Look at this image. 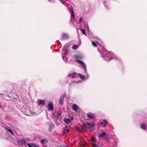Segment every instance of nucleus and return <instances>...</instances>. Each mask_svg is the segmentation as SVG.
Wrapping results in <instances>:
<instances>
[{"label": "nucleus", "mask_w": 147, "mask_h": 147, "mask_svg": "<svg viewBox=\"0 0 147 147\" xmlns=\"http://www.w3.org/2000/svg\"><path fill=\"white\" fill-rule=\"evenodd\" d=\"M27 141V139L22 138L19 140L18 141V143L19 144L22 146L23 147L24 146L25 147H26V143Z\"/></svg>", "instance_id": "f257e3e1"}, {"label": "nucleus", "mask_w": 147, "mask_h": 147, "mask_svg": "<svg viewBox=\"0 0 147 147\" xmlns=\"http://www.w3.org/2000/svg\"><path fill=\"white\" fill-rule=\"evenodd\" d=\"M89 124L90 123H83L82 124V131L84 132L86 131L88 128Z\"/></svg>", "instance_id": "f03ea898"}, {"label": "nucleus", "mask_w": 147, "mask_h": 147, "mask_svg": "<svg viewBox=\"0 0 147 147\" xmlns=\"http://www.w3.org/2000/svg\"><path fill=\"white\" fill-rule=\"evenodd\" d=\"M100 49L102 51H101L100 49L99 48L98 49V51L100 52V54L102 55H105L107 54V51L105 48L103 47H101Z\"/></svg>", "instance_id": "7ed1b4c3"}, {"label": "nucleus", "mask_w": 147, "mask_h": 147, "mask_svg": "<svg viewBox=\"0 0 147 147\" xmlns=\"http://www.w3.org/2000/svg\"><path fill=\"white\" fill-rule=\"evenodd\" d=\"M75 61L79 63L80 64L82 67V68L84 69L85 72H86V66L85 64L83 62L81 61L78 60H77Z\"/></svg>", "instance_id": "20e7f679"}, {"label": "nucleus", "mask_w": 147, "mask_h": 147, "mask_svg": "<svg viewBox=\"0 0 147 147\" xmlns=\"http://www.w3.org/2000/svg\"><path fill=\"white\" fill-rule=\"evenodd\" d=\"M98 137L99 139L101 138H106V140L109 139L107 136V135L106 132H104L98 135Z\"/></svg>", "instance_id": "39448f33"}, {"label": "nucleus", "mask_w": 147, "mask_h": 147, "mask_svg": "<svg viewBox=\"0 0 147 147\" xmlns=\"http://www.w3.org/2000/svg\"><path fill=\"white\" fill-rule=\"evenodd\" d=\"M87 115L88 118H89L94 119L95 118V115L93 113L89 112L87 114Z\"/></svg>", "instance_id": "423d86ee"}, {"label": "nucleus", "mask_w": 147, "mask_h": 147, "mask_svg": "<svg viewBox=\"0 0 147 147\" xmlns=\"http://www.w3.org/2000/svg\"><path fill=\"white\" fill-rule=\"evenodd\" d=\"M48 108L49 110L53 111V106L51 102H49L48 104Z\"/></svg>", "instance_id": "0eeeda50"}, {"label": "nucleus", "mask_w": 147, "mask_h": 147, "mask_svg": "<svg viewBox=\"0 0 147 147\" xmlns=\"http://www.w3.org/2000/svg\"><path fill=\"white\" fill-rule=\"evenodd\" d=\"M66 95V94H65L64 95H62L59 100V104L61 105H62L63 103V101L64 100V98L65 96Z\"/></svg>", "instance_id": "6e6552de"}, {"label": "nucleus", "mask_w": 147, "mask_h": 147, "mask_svg": "<svg viewBox=\"0 0 147 147\" xmlns=\"http://www.w3.org/2000/svg\"><path fill=\"white\" fill-rule=\"evenodd\" d=\"M37 102L39 105H42L43 106L45 105V102L44 100L40 99H38Z\"/></svg>", "instance_id": "1a4fd4ad"}, {"label": "nucleus", "mask_w": 147, "mask_h": 147, "mask_svg": "<svg viewBox=\"0 0 147 147\" xmlns=\"http://www.w3.org/2000/svg\"><path fill=\"white\" fill-rule=\"evenodd\" d=\"M5 129L8 133L11 134L12 136H14V134L13 132L11 129H9L8 127L5 128Z\"/></svg>", "instance_id": "9d476101"}, {"label": "nucleus", "mask_w": 147, "mask_h": 147, "mask_svg": "<svg viewBox=\"0 0 147 147\" xmlns=\"http://www.w3.org/2000/svg\"><path fill=\"white\" fill-rule=\"evenodd\" d=\"M94 122H92V123H90V124L88 125V128L90 129V130H93L94 129Z\"/></svg>", "instance_id": "9b49d317"}, {"label": "nucleus", "mask_w": 147, "mask_h": 147, "mask_svg": "<svg viewBox=\"0 0 147 147\" xmlns=\"http://www.w3.org/2000/svg\"><path fill=\"white\" fill-rule=\"evenodd\" d=\"M72 109L75 111H77L78 109L77 105L75 104H74L72 107Z\"/></svg>", "instance_id": "f8f14e48"}, {"label": "nucleus", "mask_w": 147, "mask_h": 147, "mask_svg": "<svg viewBox=\"0 0 147 147\" xmlns=\"http://www.w3.org/2000/svg\"><path fill=\"white\" fill-rule=\"evenodd\" d=\"M69 38V36L67 34H63L62 39L63 40H65Z\"/></svg>", "instance_id": "ddd939ff"}, {"label": "nucleus", "mask_w": 147, "mask_h": 147, "mask_svg": "<svg viewBox=\"0 0 147 147\" xmlns=\"http://www.w3.org/2000/svg\"><path fill=\"white\" fill-rule=\"evenodd\" d=\"M63 120L65 123L67 124H69L71 123V122L69 119L65 118Z\"/></svg>", "instance_id": "4468645a"}, {"label": "nucleus", "mask_w": 147, "mask_h": 147, "mask_svg": "<svg viewBox=\"0 0 147 147\" xmlns=\"http://www.w3.org/2000/svg\"><path fill=\"white\" fill-rule=\"evenodd\" d=\"M141 127L142 129L144 130L146 129L147 128V127L144 123L141 124Z\"/></svg>", "instance_id": "2eb2a0df"}, {"label": "nucleus", "mask_w": 147, "mask_h": 147, "mask_svg": "<svg viewBox=\"0 0 147 147\" xmlns=\"http://www.w3.org/2000/svg\"><path fill=\"white\" fill-rule=\"evenodd\" d=\"M41 142L42 144H46L48 142V141L46 139H43L41 141Z\"/></svg>", "instance_id": "dca6fc26"}, {"label": "nucleus", "mask_w": 147, "mask_h": 147, "mask_svg": "<svg viewBox=\"0 0 147 147\" xmlns=\"http://www.w3.org/2000/svg\"><path fill=\"white\" fill-rule=\"evenodd\" d=\"M107 123V121L106 120H104L102 121V122H100V124L101 125H103V127H105V125Z\"/></svg>", "instance_id": "f3484780"}, {"label": "nucleus", "mask_w": 147, "mask_h": 147, "mask_svg": "<svg viewBox=\"0 0 147 147\" xmlns=\"http://www.w3.org/2000/svg\"><path fill=\"white\" fill-rule=\"evenodd\" d=\"M67 127H66L63 128V134H65L66 133V132H69V129H66Z\"/></svg>", "instance_id": "a211bd4d"}, {"label": "nucleus", "mask_w": 147, "mask_h": 147, "mask_svg": "<svg viewBox=\"0 0 147 147\" xmlns=\"http://www.w3.org/2000/svg\"><path fill=\"white\" fill-rule=\"evenodd\" d=\"M78 75L79 77L80 78L84 80L85 79V77L84 75H83L81 74L78 73Z\"/></svg>", "instance_id": "6ab92c4d"}, {"label": "nucleus", "mask_w": 147, "mask_h": 147, "mask_svg": "<svg viewBox=\"0 0 147 147\" xmlns=\"http://www.w3.org/2000/svg\"><path fill=\"white\" fill-rule=\"evenodd\" d=\"M74 57H75V59H81L82 58V57L81 55H75Z\"/></svg>", "instance_id": "aec40b11"}, {"label": "nucleus", "mask_w": 147, "mask_h": 147, "mask_svg": "<svg viewBox=\"0 0 147 147\" xmlns=\"http://www.w3.org/2000/svg\"><path fill=\"white\" fill-rule=\"evenodd\" d=\"M28 146H29V147H38V146L35 145L33 144H28Z\"/></svg>", "instance_id": "412c9836"}, {"label": "nucleus", "mask_w": 147, "mask_h": 147, "mask_svg": "<svg viewBox=\"0 0 147 147\" xmlns=\"http://www.w3.org/2000/svg\"><path fill=\"white\" fill-rule=\"evenodd\" d=\"M78 48V46L76 45H74L72 47V49H76Z\"/></svg>", "instance_id": "4be33fe9"}, {"label": "nucleus", "mask_w": 147, "mask_h": 147, "mask_svg": "<svg viewBox=\"0 0 147 147\" xmlns=\"http://www.w3.org/2000/svg\"><path fill=\"white\" fill-rule=\"evenodd\" d=\"M92 45L95 47H97L96 44V43L94 42L93 41H92Z\"/></svg>", "instance_id": "5701e85b"}, {"label": "nucleus", "mask_w": 147, "mask_h": 147, "mask_svg": "<svg viewBox=\"0 0 147 147\" xmlns=\"http://www.w3.org/2000/svg\"><path fill=\"white\" fill-rule=\"evenodd\" d=\"M81 31L82 33L86 35V31L84 29H81Z\"/></svg>", "instance_id": "b1692460"}, {"label": "nucleus", "mask_w": 147, "mask_h": 147, "mask_svg": "<svg viewBox=\"0 0 147 147\" xmlns=\"http://www.w3.org/2000/svg\"><path fill=\"white\" fill-rule=\"evenodd\" d=\"M96 140V139L94 138L93 137H92L91 138V140L92 142H94Z\"/></svg>", "instance_id": "393cba45"}, {"label": "nucleus", "mask_w": 147, "mask_h": 147, "mask_svg": "<svg viewBox=\"0 0 147 147\" xmlns=\"http://www.w3.org/2000/svg\"><path fill=\"white\" fill-rule=\"evenodd\" d=\"M70 76H71L73 78H75V76L73 74H69L68 75V77H69Z\"/></svg>", "instance_id": "a878e982"}, {"label": "nucleus", "mask_w": 147, "mask_h": 147, "mask_svg": "<svg viewBox=\"0 0 147 147\" xmlns=\"http://www.w3.org/2000/svg\"><path fill=\"white\" fill-rule=\"evenodd\" d=\"M79 22H83V18L82 17H81L80 18Z\"/></svg>", "instance_id": "bb28decb"}, {"label": "nucleus", "mask_w": 147, "mask_h": 147, "mask_svg": "<svg viewBox=\"0 0 147 147\" xmlns=\"http://www.w3.org/2000/svg\"><path fill=\"white\" fill-rule=\"evenodd\" d=\"M71 16L72 17H74V12H73V13H72Z\"/></svg>", "instance_id": "cd10ccee"}, {"label": "nucleus", "mask_w": 147, "mask_h": 147, "mask_svg": "<svg viewBox=\"0 0 147 147\" xmlns=\"http://www.w3.org/2000/svg\"><path fill=\"white\" fill-rule=\"evenodd\" d=\"M93 145L94 146H96V144H93Z\"/></svg>", "instance_id": "c85d7f7f"}, {"label": "nucleus", "mask_w": 147, "mask_h": 147, "mask_svg": "<svg viewBox=\"0 0 147 147\" xmlns=\"http://www.w3.org/2000/svg\"><path fill=\"white\" fill-rule=\"evenodd\" d=\"M24 114H25V115H27V113H25V112H24Z\"/></svg>", "instance_id": "c756f323"}, {"label": "nucleus", "mask_w": 147, "mask_h": 147, "mask_svg": "<svg viewBox=\"0 0 147 147\" xmlns=\"http://www.w3.org/2000/svg\"><path fill=\"white\" fill-rule=\"evenodd\" d=\"M1 105L0 104V107H1Z\"/></svg>", "instance_id": "7c9ffc66"}, {"label": "nucleus", "mask_w": 147, "mask_h": 147, "mask_svg": "<svg viewBox=\"0 0 147 147\" xmlns=\"http://www.w3.org/2000/svg\"><path fill=\"white\" fill-rule=\"evenodd\" d=\"M61 147H65V146H61Z\"/></svg>", "instance_id": "2f4dec72"}, {"label": "nucleus", "mask_w": 147, "mask_h": 147, "mask_svg": "<svg viewBox=\"0 0 147 147\" xmlns=\"http://www.w3.org/2000/svg\"><path fill=\"white\" fill-rule=\"evenodd\" d=\"M73 119V118H71V119Z\"/></svg>", "instance_id": "473e14b6"}]
</instances>
